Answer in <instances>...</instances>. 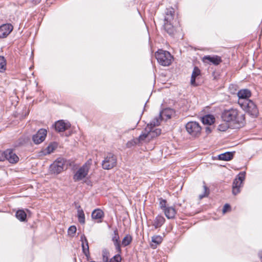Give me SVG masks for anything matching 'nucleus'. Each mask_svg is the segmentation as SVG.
Segmentation results:
<instances>
[{
  "label": "nucleus",
  "instance_id": "f257e3e1",
  "mask_svg": "<svg viewBox=\"0 0 262 262\" xmlns=\"http://www.w3.org/2000/svg\"><path fill=\"white\" fill-rule=\"evenodd\" d=\"M162 117L163 116H156L153 120L147 123V127L145 128V133L140 135L138 138L134 141L128 142L127 143V147H130L139 142H148L159 136L161 133V130L160 128L154 129V127L160 125L161 122L163 120Z\"/></svg>",
  "mask_w": 262,
  "mask_h": 262
},
{
  "label": "nucleus",
  "instance_id": "f03ea898",
  "mask_svg": "<svg viewBox=\"0 0 262 262\" xmlns=\"http://www.w3.org/2000/svg\"><path fill=\"white\" fill-rule=\"evenodd\" d=\"M155 56L158 62L163 66H169L173 57L170 53L166 51L159 50L155 53Z\"/></svg>",
  "mask_w": 262,
  "mask_h": 262
},
{
  "label": "nucleus",
  "instance_id": "7ed1b4c3",
  "mask_svg": "<svg viewBox=\"0 0 262 262\" xmlns=\"http://www.w3.org/2000/svg\"><path fill=\"white\" fill-rule=\"evenodd\" d=\"M223 119L227 118L228 125L234 128H239L245 124V116H222Z\"/></svg>",
  "mask_w": 262,
  "mask_h": 262
},
{
  "label": "nucleus",
  "instance_id": "20e7f679",
  "mask_svg": "<svg viewBox=\"0 0 262 262\" xmlns=\"http://www.w3.org/2000/svg\"><path fill=\"white\" fill-rule=\"evenodd\" d=\"M67 161L62 158H59L57 159L53 164L50 165V170L51 173L54 174H59L64 169L67 168Z\"/></svg>",
  "mask_w": 262,
  "mask_h": 262
},
{
  "label": "nucleus",
  "instance_id": "39448f33",
  "mask_svg": "<svg viewBox=\"0 0 262 262\" xmlns=\"http://www.w3.org/2000/svg\"><path fill=\"white\" fill-rule=\"evenodd\" d=\"M117 157L112 153H108L102 161V167L105 170H110L117 165Z\"/></svg>",
  "mask_w": 262,
  "mask_h": 262
},
{
  "label": "nucleus",
  "instance_id": "423d86ee",
  "mask_svg": "<svg viewBox=\"0 0 262 262\" xmlns=\"http://www.w3.org/2000/svg\"><path fill=\"white\" fill-rule=\"evenodd\" d=\"M185 127L188 133L192 137L196 138L200 136L202 128L197 122H189L186 124Z\"/></svg>",
  "mask_w": 262,
  "mask_h": 262
},
{
  "label": "nucleus",
  "instance_id": "0eeeda50",
  "mask_svg": "<svg viewBox=\"0 0 262 262\" xmlns=\"http://www.w3.org/2000/svg\"><path fill=\"white\" fill-rule=\"evenodd\" d=\"M90 168L89 163H85L82 167L79 168L73 176V180L75 182L79 181L86 177Z\"/></svg>",
  "mask_w": 262,
  "mask_h": 262
},
{
  "label": "nucleus",
  "instance_id": "6e6552de",
  "mask_svg": "<svg viewBox=\"0 0 262 262\" xmlns=\"http://www.w3.org/2000/svg\"><path fill=\"white\" fill-rule=\"evenodd\" d=\"M242 108L249 115H257L258 111L256 105L250 100H246L245 103H240Z\"/></svg>",
  "mask_w": 262,
  "mask_h": 262
},
{
  "label": "nucleus",
  "instance_id": "1a4fd4ad",
  "mask_svg": "<svg viewBox=\"0 0 262 262\" xmlns=\"http://www.w3.org/2000/svg\"><path fill=\"white\" fill-rule=\"evenodd\" d=\"M245 172H241L234 179L232 185V193L234 195H236L239 192V188L245 180Z\"/></svg>",
  "mask_w": 262,
  "mask_h": 262
},
{
  "label": "nucleus",
  "instance_id": "9d476101",
  "mask_svg": "<svg viewBox=\"0 0 262 262\" xmlns=\"http://www.w3.org/2000/svg\"><path fill=\"white\" fill-rule=\"evenodd\" d=\"M47 130L41 128L32 136V140L35 144H39L42 142L47 136Z\"/></svg>",
  "mask_w": 262,
  "mask_h": 262
},
{
  "label": "nucleus",
  "instance_id": "9b49d317",
  "mask_svg": "<svg viewBox=\"0 0 262 262\" xmlns=\"http://www.w3.org/2000/svg\"><path fill=\"white\" fill-rule=\"evenodd\" d=\"M4 160H7L11 163H15L18 161L19 158L11 149H7L4 151Z\"/></svg>",
  "mask_w": 262,
  "mask_h": 262
},
{
  "label": "nucleus",
  "instance_id": "f8f14e48",
  "mask_svg": "<svg viewBox=\"0 0 262 262\" xmlns=\"http://www.w3.org/2000/svg\"><path fill=\"white\" fill-rule=\"evenodd\" d=\"M55 129L58 132H63L69 128L71 124L69 121L60 120L55 123Z\"/></svg>",
  "mask_w": 262,
  "mask_h": 262
},
{
  "label": "nucleus",
  "instance_id": "ddd939ff",
  "mask_svg": "<svg viewBox=\"0 0 262 262\" xmlns=\"http://www.w3.org/2000/svg\"><path fill=\"white\" fill-rule=\"evenodd\" d=\"M202 60L204 63H212L215 66H217L222 62L221 57L217 55H214L213 56L210 55L205 56L203 57Z\"/></svg>",
  "mask_w": 262,
  "mask_h": 262
},
{
  "label": "nucleus",
  "instance_id": "4468645a",
  "mask_svg": "<svg viewBox=\"0 0 262 262\" xmlns=\"http://www.w3.org/2000/svg\"><path fill=\"white\" fill-rule=\"evenodd\" d=\"M13 27L10 24H3L0 26V38H6L13 30Z\"/></svg>",
  "mask_w": 262,
  "mask_h": 262
},
{
  "label": "nucleus",
  "instance_id": "2eb2a0df",
  "mask_svg": "<svg viewBox=\"0 0 262 262\" xmlns=\"http://www.w3.org/2000/svg\"><path fill=\"white\" fill-rule=\"evenodd\" d=\"M251 92L248 89L241 90L237 93V96L239 99L249 100L248 98L251 97Z\"/></svg>",
  "mask_w": 262,
  "mask_h": 262
},
{
  "label": "nucleus",
  "instance_id": "dca6fc26",
  "mask_svg": "<svg viewBox=\"0 0 262 262\" xmlns=\"http://www.w3.org/2000/svg\"><path fill=\"white\" fill-rule=\"evenodd\" d=\"M164 217L161 215H158L152 222V226L155 229L161 227L165 223Z\"/></svg>",
  "mask_w": 262,
  "mask_h": 262
},
{
  "label": "nucleus",
  "instance_id": "f3484780",
  "mask_svg": "<svg viewBox=\"0 0 262 262\" xmlns=\"http://www.w3.org/2000/svg\"><path fill=\"white\" fill-rule=\"evenodd\" d=\"M201 75V70L198 67H194L191 74L190 83L191 84L194 86H196L195 79L196 78Z\"/></svg>",
  "mask_w": 262,
  "mask_h": 262
},
{
  "label": "nucleus",
  "instance_id": "a211bd4d",
  "mask_svg": "<svg viewBox=\"0 0 262 262\" xmlns=\"http://www.w3.org/2000/svg\"><path fill=\"white\" fill-rule=\"evenodd\" d=\"M163 211L165 216L168 219H173L176 214V210L173 207H168L167 208H165Z\"/></svg>",
  "mask_w": 262,
  "mask_h": 262
},
{
  "label": "nucleus",
  "instance_id": "6ab92c4d",
  "mask_svg": "<svg viewBox=\"0 0 262 262\" xmlns=\"http://www.w3.org/2000/svg\"><path fill=\"white\" fill-rule=\"evenodd\" d=\"M201 121L205 125H211L215 122L214 116H203Z\"/></svg>",
  "mask_w": 262,
  "mask_h": 262
},
{
  "label": "nucleus",
  "instance_id": "aec40b11",
  "mask_svg": "<svg viewBox=\"0 0 262 262\" xmlns=\"http://www.w3.org/2000/svg\"><path fill=\"white\" fill-rule=\"evenodd\" d=\"M164 27L165 30L170 35L172 36L174 34L176 29L173 25L171 24V22L165 21Z\"/></svg>",
  "mask_w": 262,
  "mask_h": 262
},
{
  "label": "nucleus",
  "instance_id": "412c9836",
  "mask_svg": "<svg viewBox=\"0 0 262 262\" xmlns=\"http://www.w3.org/2000/svg\"><path fill=\"white\" fill-rule=\"evenodd\" d=\"M233 152H226L218 156V158L220 160L223 161H229L233 158Z\"/></svg>",
  "mask_w": 262,
  "mask_h": 262
},
{
  "label": "nucleus",
  "instance_id": "4be33fe9",
  "mask_svg": "<svg viewBox=\"0 0 262 262\" xmlns=\"http://www.w3.org/2000/svg\"><path fill=\"white\" fill-rule=\"evenodd\" d=\"M103 216V212L99 209L94 210L92 213V217L95 220L101 219Z\"/></svg>",
  "mask_w": 262,
  "mask_h": 262
},
{
  "label": "nucleus",
  "instance_id": "5701e85b",
  "mask_svg": "<svg viewBox=\"0 0 262 262\" xmlns=\"http://www.w3.org/2000/svg\"><path fill=\"white\" fill-rule=\"evenodd\" d=\"M77 217L79 222L81 224L85 223V215L84 212L80 207L79 206L77 210Z\"/></svg>",
  "mask_w": 262,
  "mask_h": 262
},
{
  "label": "nucleus",
  "instance_id": "b1692460",
  "mask_svg": "<svg viewBox=\"0 0 262 262\" xmlns=\"http://www.w3.org/2000/svg\"><path fill=\"white\" fill-rule=\"evenodd\" d=\"M16 217L21 222L26 221L27 214L23 210H18L15 214Z\"/></svg>",
  "mask_w": 262,
  "mask_h": 262
},
{
  "label": "nucleus",
  "instance_id": "393cba45",
  "mask_svg": "<svg viewBox=\"0 0 262 262\" xmlns=\"http://www.w3.org/2000/svg\"><path fill=\"white\" fill-rule=\"evenodd\" d=\"M174 11L173 9L167 10L166 12L164 20L167 22H171L173 19Z\"/></svg>",
  "mask_w": 262,
  "mask_h": 262
},
{
  "label": "nucleus",
  "instance_id": "a878e982",
  "mask_svg": "<svg viewBox=\"0 0 262 262\" xmlns=\"http://www.w3.org/2000/svg\"><path fill=\"white\" fill-rule=\"evenodd\" d=\"M132 236L129 234H126L123 238L121 242V245L123 247H126L132 243Z\"/></svg>",
  "mask_w": 262,
  "mask_h": 262
},
{
  "label": "nucleus",
  "instance_id": "bb28decb",
  "mask_svg": "<svg viewBox=\"0 0 262 262\" xmlns=\"http://www.w3.org/2000/svg\"><path fill=\"white\" fill-rule=\"evenodd\" d=\"M57 144L56 143H51L45 149L46 154H51V152L54 151V150L57 148Z\"/></svg>",
  "mask_w": 262,
  "mask_h": 262
},
{
  "label": "nucleus",
  "instance_id": "cd10ccee",
  "mask_svg": "<svg viewBox=\"0 0 262 262\" xmlns=\"http://www.w3.org/2000/svg\"><path fill=\"white\" fill-rule=\"evenodd\" d=\"M151 241L152 243H155V245H152V247L154 248L157 247V245L160 244L162 241V237L160 235H155L152 237Z\"/></svg>",
  "mask_w": 262,
  "mask_h": 262
},
{
  "label": "nucleus",
  "instance_id": "c85d7f7f",
  "mask_svg": "<svg viewBox=\"0 0 262 262\" xmlns=\"http://www.w3.org/2000/svg\"><path fill=\"white\" fill-rule=\"evenodd\" d=\"M174 113L175 111L174 110L167 107L161 110L159 113V115H172Z\"/></svg>",
  "mask_w": 262,
  "mask_h": 262
},
{
  "label": "nucleus",
  "instance_id": "c756f323",
  "mask_svg": "<svg viewBox=\"0 0 262 262\" xmlns=\"http://www.w3.org/2000/svg\"><path fill=\"white\" fill-rule=\"evenodd\" d=\"M6 66V61L4 56H0V72H3L5 71Z\"/></svg>",
  "mask_w": 262,
  "mask_h": 262
},
{
  "label": "nucleus",
  "instance_id": "7c9ffc66",
  "mask_svg": "<svg viewBox=\"0 0 262 262\" xmlns=\"http://www.w3.org/2000/svg\"><path fill=\"white\" fill-rule=\"evenodd\" d=\"M81 246L83 253L88 257L90 255L89 244L82 243Z\"/></svg>",
  "mask_w": 262,
  "mask_h": 262
},
{
  "label": "nucleus",
  "instance_id": "2f4dec72",
  "mask_svg": "<svg viewBox=\"0 0 262 262\" xmlns=\"http://www.w3.org/2000/svg\"><path fill=\"white\" fill-rule=\"evenodd\" d=\"M112 240L113 243L120 241V237L118 233V231L117 228H115V229L114 230V233L112 236Z\"/></svg>",
  "mask_w": 262,
  "mask_h": 262
},
{
  "label": "nucleus",
  "instance_id": "473e14b6",
  "mask_svg": "<svg viewBox=\"0 0 262 262\" xmlns=\"http://www.w3.org/2000/svg\"><path fill=\"white\" fill-rule=\"evenodd\" d=\"M102 257H103V261L107 262L108 260V257L110 255L109 251L106 249H103L102 251Z\"/></svg>",
  "mask_w": 262,
  "mask_h": 262
},
{
  "label": "nucleus",
  "instance_id": "72a5a7b5",
  "mask_svg": "<svg viewBox=\"0 0 262 262\" xmlns=\"http://www.w3.org/2000/svg\"><path fill=\"white\" fill-rule=\"evenodd\" d=\"M159 200V206L163 211L165 210V208H167V201L165 199H163L162 198H160Z\"/></svg>",
  "mask_w": 262,
  "mask_h": 262
},
{
  "label": "nucleus",
  "instance_id": "f704fd0d",
  "mask_svg": "<svg viewBox=\"0 0 262 262\" xmlns=\"http://www.w3.org/2000/svg\"><path fill=\"white\" fill-rule=\"evenodd\" d=\"M113 244L115 246L116 252L117 253V254H119V256H121L120 254L122 253V250L121 248L120 241L114 242V243H113Z\"/></svg>",
  "mask_w": 262,
  "mask_h": 262
},
{
  "label": "nucleus",
  "instance_id": "c9c22d12",
  "mask_svg": "<svg viewBox=\"0 0 262 262\" xmlns=\"http://www.w3.org/2000/svg\"><path fill=\"white\" fill-rule=\"evenodd\" d=\"M203 187H204V192L203 194H201L199 195L200 199H202L204 197L207 196L209 193V189L205 185H204Z\"/></svg>",
  "mask_w": 262,
  "mask_h": 262
},
{
  "label": "nucleus",
  "instance_id": "e433bc0d",
  "mask_svg": "<svg viewBox=\"0 0 262 262\" xmlns=\"http://www.w3.org/2000/svg\"><path fill=\"white\" fill-rule=\"evenodd\" d=\"M76 227L75 226H71L69 228L68 234L70 235H73L76 232Z\"/></svg>",
  "mask_w": 262,
  "mask_h": 262
},
{
  "label": "nucleus",
  "instance_id": "4c0bfd02",
  "mask_svg": "<svg viewBox=\"0 0 262 262\" xmlns=\"http://www.w3.org/2000/svg\"><path fill=\"white\" fill-rule=\"evenodd\" d=\"M228 113L227 115H238V111L236 109L231 108L228 111Z\"/></svg>",
  "mask_w": 262,
  "mask_h": 262
},
{
  "label": "nucleus",
  "instance_id": "58836bf2",
  "mask_svg": "<svg viewBox=\"0 0 262 262\" xmlns=\"http://www.w3.org/2000/svg\"><path fill=\"white\" fill-rule=\"evenodd\" d=\"M230 209V205H229L228 204H226L224 206V207L223 209V212L225 213L226 212H227L228 211V210H229Z\"/></svg>",
  "mask_w": 262,
  "mask_h": 262
},
{
  "label": "nucleus",
  "instance_id": "ea45409f",
  "mask_svg": "<svg viewBox=\"0 0 262 262\" xmlns=\"http://www.w3.org/2000/svg\"><path fill=\"white\" fill-rule=\"evenodd\" d=\"M80 241L82 242V243H88V241L86 239V237L83 234L81 236Z\"/></svg>",
  "mask_w": 262,
  "mask_h": 262
},
{
  "label": "nucleus",
  "instance_id": "a19ab883",
  "mask_svg": "<svg viewBox=\"0 0 262 262\" xmlns=\"http://www.w3.org/2000/svg\"><path fill=\"white\" fill-rule=\"evenodd\" d=\"M212 132V128L211 127H206L205 128V132L207 135H209L210 133H211Z\"/></svg>",
  "mask_w": 262,
  "mask_h": 262
},
{
  "label": "nucleus",
  "instance_id": "79ce46f5",
  "mask_svg": "<svg viewBox=\"0 0 262 262\" xmlns=\"http://www.w3.org/2000/svg\"><path fill=\"white\" fill-rule=\"evenodd\" d=\"M227 127H228L227 125H225H225H224V126L220 125L219 129L221 131H225Z\"/></svg>",
  "mask_w": 262,
  "mask_h": 262
},
{
  "label": "nucleus",
  "instance_id": "37998d69",
  "mask_svg": "<svg viewBox=\"0 0 262 262\" xmlns=\"http://www.w3.org/2000/svg\"><path fill=\"white\" fill-rule=\"evenodd\" d=\"M4 161V152L0 151V161Z\"/></svg>",
  "mask_w": 262,
  "mask_h": 262
},
{
  "label": "nucleus",
  "instance_id": "c03bdc74",
  "mask_svg": "<svg viewBox=\"0 0 262 262\" xmlns=\"http://www.w3.org/2000/svg\"><path fill=\"white\" fill-rule=\"evenodd\" d=\"M31 2L32 3H33L35 5H37L40 3L41 0H31Z\"/></svg>",
  "mask_w": 262,
  "mask_h": 262
},
{
  "label": "nucleus",
  "instance_id": "a18cd8bd",
  "mask_svg": "<svg viewBox=\"0 0 262 262\" xmlns=\"http://www.w3.org/2000/svg\"><path fill=\"white\" fill-rule=\"evenodd\" d=\"M245 99H239V98H238V103L239 105H240V103H245Z\"/></svg>",
  "mask_w": 262,
  "mask_h": 262
},
{
  "label": "nucleus",
  "instance_id": "49530a36",
  "mask_svg": "<svg viewBox=\"0 0 262 262\" xmlns=\"http://www.w3.org/2000/svg\"><path fill=\"white\" fill-rule=\"evenodd\" d=\"M258 256L260 258H262V251H260L258 253Z\"/></svg>",
  "mask_w": 262,
  "mask_h": 262
},
{
  "label": "nucleus",
  "instance_id": "de8ad7c7",
  "mask_svg": "<svg viewBox=\"0 0 262 262\" xmlns=\"http://www.w3.org/2000/svg\"><path fill=\"white\" fill-rule=\"evenodd\" d=\"M166 116L167 117L168 119H170L171 116L168 115V116Z\"/></svg>",
  "mask_w": 262,
  "mask_h": 262
},
{
  "label": "nucleus",
  "instance_id": "09e8293b",
  "mask_svg": "<svg viewBox=\"0 0 262 262\" xmlns=\"http://www.w3.org/2000/svg\"><path fill=\"white\" fill-rule=\"evenodd\" d=\"M206 115H210V114L209 113V112H207V114Z\"/></svg>",
  "mask_w": 262,
  "mask_h": 262
}]
</instances>
